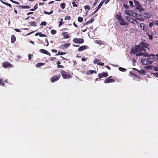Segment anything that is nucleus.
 <instances>
[{"label":"nucleus","mask_w":158,"mask_h":158,"mask_svg":"<svg viewBox=\"0 0 158 158\" xmlns=\"http://www.w3.org/2000/svg\"><path fill=\"white\" fill-rule=\"evenodd\" d=\"M135 6V8L138 9L140 12L144 11V9L142 6L141 5L139 2L136 0H134Z\"/></svg>","instance_id":"f257e3e1"},{"label":"nucleus","mask_w":158,"mask_h":158,"mask_svg":"<svg viewBox=\"0 0 158 158\" xmlns=\"http://www.w3.org/2000/svg\"><path fill=\"white\" fill-rule=\"evenodd\" d=\"M60 73L62 75V77L64 79L70 78L71 76L70 74L67 72L62 70L60 71Z\"/></svg>","instance_id":"f03ea898"},{"label":"nucleus","mask_w":158,"mask_h":158,"mask_svg":"<svg viewBox=\"0 0 158 158\" xmlns=\"http://www.w3.org/2000/svg\"><path fill=\"white\" fill-rule=\"evenodd\" d=\"M139 48V52L138 53H137L136 54V56H141V55H144L145 54H146V48Z\"/></svg>","instance_id":"7ed1b4c3"},{"label":"nucleus","mask_w":158,"mask_h":158,"mask_svg":"<svg viewBox=\"0 0 158 158\" xmlns=\"http://www.w3.org/2000/svg\"><path fill=\"white\" fill-rule=\"evenodd\" d=\"M152 59L149 58L145 59L142 61V64L144 65L150 64H152Z\"/></svg>","instance_id":"20e7f679"},{"label":"nucleus","mask_w":158,"mask_h":158,"mask_svg":"<svg viewBox=\"0 0 158 158\" xmlns=\"http://www.w3.org/2000/svg\"><path fill=\"white\" fill-rule=\"evenodd\" d=\"M112 76H110L106 78L104 81L105 83H110L114 82L115 81V80L112 79Z\"/></svg>","instance_id":"39448f33"},{"label":"nucleus","mask_w":158,"mask_h":158,"mask_svg":"<svg viewBox=\"0 0 158 158\" xmlns=\"http://www.w3.org/2000/svg\"><path fill=\"white\" fill-rule=\"evenodd\" d=\"M73 41L75 43L82 44L84 42V40L82 38H74L73 40Z\"/></svg>","instance_id":"423d86ee"},{"label":"nucleus","mask_w":158,"mask_h":158,"mask_svg":"<svg viewBox=\"0 0 158 158\" xmlns=\"http://www.w3.org/2000/svg\"><path fill=\"white\" fill-rule=\"evenodd\" d=\"M60 75L59 74L57 76L54 75L51 78V81L52 82H54L57 81L60 77Z\"/></svg>","instance_id":"0eeeda50"},{"label":"nucleus","mask_w":158,"mask_h":158,"mask_svg":"<svg viewBox=\"0 0 158 158\" xmlns=\"http://www.w3.org/2000/svg\"><path fill=\"white\" fill-rule=\"evenodd\" d=\"M138 46V47L139 48L143 47L147 48V47L148 46V44L146 42L141 41L139 43V44Z\"/></svg>","instance_id":"6e6552de"},{"label":"nucleus","mask_w":158,"mask_h":158,"mask_svg":"<svg viewBox=\"0 0 158 158\" xmlns=\"http://www.w3.org/2000/svg\"><path fill=\"white\" fill-rule=\"evenodd\" d=\"M139 48L138 45H136L135 48H133L131 49V52L132 54H135L139 52Z\"/></svg>","instance_id":"1a4fd4ad"},{"label":"nucleus","mask_w":158,"mask_h":158,"mask_svg":"<svg viewBox=\"0 0 158 158\" xmlns=\"http://www.w3.org/2000/svg\"><path fill=\"white\" fill-rule=\"evenodd\" d=\"M108 73L107 72H103L101 73H99L98 76L99 77V78H101L103 77H106L108 76Z\"/></svg>","instance_id":"9d476101"},{"label":"nucleus","mask_w":158,"mask_h":158,"mask_svg":"<svg viewBox=\"0 0 158 158\" xmlns=\"http://www.w3.org/2000/svg\"><path fill=\"white\" fill-rule=\"evenodd\" d=\"M140 27L143 30L147 31L148 30V27L147 26H146L144 23H141L140 24Z\"/></svg>","instance_id":"9b49d317"},{"label":"nucleus","mask_w":158,"mask_h":158,"mask_svg":"<svg viewBox=\"0 0 158 158\" xmlns=\"http://www.w3.org/2000/svg\"><path fill=\"white\" fill-rule=\"evenodd\" d=\"M2 66L4 68H6L9 67H11V64L8 62H5L2 63Z\"/></svg>","instance_id":"f8f14e48"},{"label":"nucleus","mask_w":158,"mask_h":158,"mask_svg":"<svg viewBox=\"0 0 158 158\" xmlns=\"http://www.w3.org/2000/svg\"><path fill=\"white\" fill-rule=\"evenodd\" d=\"M88 47L87 45H83L80 47L78 49V51L79 52H81L84 50L88 48Z\"/></svg>","instance_id":"ddd939ff"},{"label":"nucleus","mask_w":158,"mask_h":158,"mask_svg":"<svg viewBox=\"0 0 158 158\" xmlns=\"http://www.w3.org/2000/svg\"><path fill=\"white\" fill-rule=\"evenodd\" d=\"M39 51L41 53L47 54V55L49 56H51V54L46 50H45L43 49H41Z\"/></svg>","instance_id":"4468645a"},{"label":"nucleus","mask_w":158,"mask_h":158,"mask_svg":"<svg viewBox=\"0 0 158 158\" xmlns=\"http://www.w3.org/2000/svg\"><path fill=\"white\" fill-rule=\"evenodd\" d=\"M133 19L131 17V16H126L125 17V19L126 20L131 23H133Z\"/></svg>","instance_id":"2eb2a0df"},{"label":"nucleus","mask_w":158,"mask_h":158,"mask_svg":"<svg viewBox=\"0 0 158 158\" xmlns=\"http://www.w3.org/2000/svg\"><path fill=\"white\" fill-rule=\"evenodd\" d=\"M133 69L136 71L138 73H139L140 74H145L146 73L145 71L141 69L140 71L139 70L135 68H133Z\"/></svg>","instance_id":"dca6fc26"},{"label":"nucleus","mask_w":158,"mask_h":158,"mask_svg":"<svg viewBox=\"0 0 158 158\" xmlns=\"http://www.w3.org/2000/svg\"><path fill=\"white\" fill-rule=\"evenodd\" d=\"M121 22L120 23V24L121 25H128V23L126 22L124 19L123 18H122L120 21Z\"/></svg>","instance_id":"f3484780"},{"label":"nucleus","mask_w":158,"mask_h":158,"mask_svg":"<svg viewBox=\"0 0 158 158\" xmlns=\"http://www.w3.org/2000/svg\"><path fill=\"white\" fill-rule=\"evenodd\" d=\"M11 43L12 44L14 43L16 41V39L15 36L14 35H12L11 36Z\"/></svg>","instance_id":"a211bd4d"},{"label":"nucleus","mask_w":158,"mask_h":158,"mask_svg":"<svg viewBox=\"0 0 158 158\" xmlns=\"http://www.w3.org/2000/svg\"><path fill=\"white\" fill-rule=\"evenodd\" d=\"M93 73H96V72L95 71L92 70H89L86 72V74L87 75H90Z\"/></svg>","instance_id":"6ab92c4d"},{"label":"nucleus","mask_w":158,"mask_h":158,"mask_svg":"<svg viewBox=\"0 0 158 158\" xmlns=\"http://www.w3.org/2000/svg\"><path fill=\"white\" fill-rule=\"evenodd\" d=\"M62 35L64 36V38L65 39H67L69 38V36L67 32L63 33Z\"/></svg>","instance_id":"aec40b11"},{"label":"nucleus","mask_w":158,"mask_h":158,"mask_svg":"<svg viewBox=\"0 0 158 158\" xmlns=\"http://www.w3.org/2000/svg\"><path fill=\"white\" fill-rule=\"evenodd\" d=\"M115 18L116 19H117L119 21H120L122 18L121 15L118 14H116L115 15Z\"/></svg>","instance_id":"412c9836"},{"label":"nucleus","mask_w":158,"mask_h":158,"mask_svg":"<svg viewBox=\"0 0 158 158\" xmlns=\"http://www.w3.org/2000/svg\"><path fill=\"white\" fill-rule=\"evenodd\" d=\"M105 0H102L101 1V2L99 4L97 8L99 10V9L102 6V4L104 2Z\"/></svg>","instance_id":"4be33fe9"},{"label":"nucleus","mask_w":158,"mask_h":158,"mask_svg":"<svg viewBox=\"0 0 158 158\" xmlns=\"http://www.w3.org/2000/svg\"><path fill=\"white\" fill-rule=\"evenodd\" d=\"M66 54V52H61L60 51H58V53H57L55 55L56 56H57L59 55H64Z\"/></svg>","instance_id":"5701e85b"},{"label":"nucleus","mask_w":158,"mask_h":158,"mask_svg":"<svg viewBox=\"0 0 158 158\" xmlns=\"http://www.w3.org/2000/svg\"><path fill=\"white\" fill-rule=\"evenodd\" d=\"M0 2L4 4L5 5H6L7 6H9L10 7H11V8H12V6L11 5V4H9V3H8L7 2H4L3 0H0Z\"/></svg>","instance_id":"b1692460"},{"label":"nucleus","mask_w":158,"mask_h":158,"mask_svg":"<svg viewBox=\"0 0 158 158\" xmlns=\"http://www.w3.org/2000/svg\"><path fill=\"white\" fill-rule=\"evenodd\" d=\"M154 66L152 65H149L147 66L146 69H150L151 70H153Z\"/></svg>","instance_id":"393cba45"},{"label":"nucleus","mask_w":158,"mask_h":158,"mask_svg":"<svg viewBox=\"0 0 158 158\" xmlns=\"http://www.w3.org/2000/svg\"><path fill=\"white\" fill-rule=\"evenodd\" d=\"M30 6H19V7L22 9H29Z\"/></svg>","instance_id":"a878e982"},{"label":"nucleus","mask_w":158,"mask_h":158,"mask_svg":"<svg viewBox=\"0 0 158 158\" xmlns=\"http://www.w3.org/2000/svg\"><path fill=\"white\" fill-rule=\"evenodd\" d=\"M29 24L32 26H36V23L35 22H31L29 23Z\"/></svg>","instance_id":"bb28decb"},{"label":"nucleus","mask_w":158,"mask_h":158,"mask_svg":"<svg viewBox=\"0 0 158 158\" xmlns=\"http://www.w3.org/2000/svg\"><path fill=\"white\" fill-rule=\"evenodd\" d=\"M131 12L129 10H126L125 11V13L126 14L131 16Z\"/></svg>","instance_id":"cd10ccee"},{"label":"nucleus","mask_w":158,"mask_h":158,"mask_svg":"<svg viewBox=\"0 0 158 158\" xmlns=\"http://www.w3.org/2000/svg\"><path fill=\"white\" fill-rule=\"evenodd\" d=\"M45 64L44 63H37L36 65V67H40V66H42Z\"/></svg>","instance_id":"c85d7f7f"},{"label":"nucleus","mask_w":158,"mask_h":158,"mask_svg":"<svg viewBox=\"0 0 158 158\" xmlns=\"http://www.w3.org/2000/svg\"><path fill=\"white\" fill-rule=\"evenodd\" d=\"M132 15L133 17H136L138 15V14L135 12H132L131 13V16Z\"/></svg>","instance_id":"c756f323"},{"label":"nucleus","mask_w":158,"mask_h":158,"mask_svg":"<svg viewBox=\"0 0 158 158\" xmlns=\"http://www.w3.org/2000/svg\"><path fill=\"white\" fill-rule=\"evenodd\" d=\"M94 21V19L93 17H92L89 20L87 21L88 24L92 23Z\"/></svg>","instance_id":"7c9ffc66"},{"label":"nucleus","mask_w":158,"mask_h":158,"mask_svg":"<svg viewBox=\"0 0 158 158\" xmlns=\"http://www.w3.org/2000/svg\"><path fill=\"white\" fill-rule=\"evenodd\" d=\"M139 23V22L136 20L135 19H133V20L132 24L134 25H136V24H138Z\"/></svg>","instance_id":"2f4dec72"},{"label":"nucleus","mask_w":158,"mask_h":158,"mask_svg":"<svg viewBox=\"0 0 158 158\" xmlns=\"http://www.w3.org/2000/svg\"><path fill=\"white\" fill-rule=\"evenodd\" d=\"M60 6L61 7V8L64 9L65 7V4L64 2L60 4Z\"/></svg>","instance_id":"473e14b6"},{"label":"nucleus","mask_w":158,"mask_h":158,"mask_svg":"<svg viewBox=\"0 0 158 158\" xmlns=\"http://www.w3.org/2000/svg\"><path fill=\"white\" fill-rule=\"evenodd\" d=\"M65 48H67L69 47L71 45V43H66L64 44Z\"/></svg>","instance_id":"72a5a7b5"},{"label":"nucleus","mask_w":158,"mask_h":158,"mask_svg":"<svg viewBox=\"0 0 158 158\" xmlns=\"http://www.w3.org/2000/svg\"><path fill=\"white\" fill-rule=\"evenodd\" d=\"M44 13L45 14H47V15H50L52 14L53 12V10H52L50 12H47L45 11H44Z\"/></svg>","instance_id":"f704fd0d"},{"label":"nucleus","mask_w":158,"mask_h":158,"mask_svg":"<svg viewBox=\"0 0 158 158\" xmlns=\"http://www.w3.org/2000/svg\"><path fill=\"white\" fill-rule=\"evenodd\" d=\"M119 70L122 72H124L127 70L126 69L122 68L121 67H119L118 68Z\"/></svg>","instance_id":"c9c22d12"},{"label":"nucleus","mask_w":158,"mask_h":158,"mask_svg":"<svg viewBox=\"0 0 158 158\" xmlns=\"http://www.w3.org/2000/svg\"><path fill=\"white\" fill-rule=\"evenodd\" d=\"M123 6L125 9H129L130 8L129 6L127 5L126 4H123Z\"/></svg>","instance_id":"e433bc0d"},{"label":"nucleus","mask_w":158,"mask_h":158,"mask_svg":"<svg viewBox=\"0 0 158 158\" xmlns=\"http://www.w3.org/2000/svg\"><path fill=\"white\" fill-rule=\"evenodd\" d=\"M144 17H146L147 18L149 19L151 17V15L150 14L146 13L144 14Z\"/></svg>","instance_id":"4c0bfd02"},{"label":"nucleus","mask_w":158,"mask_h":158,"mask_svg":"<svg viewBox=\"0 0 158 158\" xmlns=\"http://www.w3.org/2000/svg\"><path fill=\"white\" fill-rule=\"evenodd\" d=\"M83 20V19L82 17H78V21L79 22L81 23L82 22Z\"/></svg>","instance_id":"58836bf2"},{"label":"nucleus","mask_w":158,"mask_h":158,"mask_svg":"<svg viewBox=\"0 0 158 158\" xmlns=\"http://www.w3.org/2000/svg\"><path fill=\"white\" fill-rule=\"evenodd\" d=\"M51 32L52 35H54L56 33V31L55 30L52 29L51 30Z\"/></svg>","instance_id":"ea45409f"},{"label":"nucleus","mask_w":158,"mask_h":158,"mask_svg":"<svg viewBox=\"0 0 158 158\" xmlns=\"http://www.w3.org/2000/svg\"><path fill=\"white\" fill-rule=\"evenodd\" d=\"M99 60L98 59V58H96L95 59V60H94V64H97V63H98V62H99Z\"/></svg>","instance_id":"a19ab883"},{"label":"nucleus","mask_w":158,"mask_h":158,"mask_svg":"<svg viewBox=\"0 0 158 158\" xmlns=\"http://www.w3.org/2000/svg\"><path fill=\"white\" fill-rule=\"evenodd\" d=\"M97 64L98 65L101 66H103L104 65V64L103 62H99L97 63Z\"/></svg>","instance_id":"79ce46f5"},{"label":"nucleus","mask_w":158,"mask_h":158,"mask_svg":"<svg viewBox=\"0 0 158 158\" xmlns=\"http://www.w3.org/2000/svg\"><path fill=\"white\" fill-rule=\"evenodd\" d=\"M129 2L132 8L134 6L133 5V2L132 1H130Z\"/></svg>","instance_id":"37998d69"},{"label":"nucleus","mask_w":158,"mask_h":158,"mask_svg":"<svg viewBox=\"0 0 158 158\" xmlns=\"http://www.w3.org/2000/svg\"><path fill=\"white\" fill-rule=\"evenodd\" d=\"M73 6V7H77L78 6V5L77 4H76L75 2H73L72 3Z\"/></svg>","instance_id":"c03bdc74"},{"label":"nucleus","mask_w":158,"mask_h":158,"mask_svg":"<svg viewBox=\"0 0 158 158\" xmlns=\"http://www.w3.org/2000/svg\"><path fill=\"white\" fill-rule=\"evenodd\" d=\"M85 9H88V10H90V7L88 5H85Z\"/></svg>","instance_id":"a18cd8bd"},{"label":"nucleus","mask_w":158,"mask_h":158,"mask_svg":"<svg viewBox=\"0 0 158 158\" xmlns=\"http://www.w3.org/2000/svg\"><path fill=\"white\" fill-rule=\"evenodd\" d=\"M71 19V17L70 16H66L64 18V20H69Z\"/></svg>","instance_id":"49530a36"},{"label":"nucleus","mask_w":158,"mask_h":158,"mask_svg":"<svg viewBox=\"0 0 158 158\" xmlns=\"http://www.w3.org/2000/svg\"><path fill=\"white\" fill-rule=\"evenodd\" d=\"M139 16H137L135 18V19L136 20H139V21H142L143 20V19L140 18V17H139Z\"/></svg>","instance_id":"de8ad7c7"},{"label":"nucleus","mask_w":158,"mask_h":158,"mask_svg":"<svg viewBox=\"0 0 158 158\" xmlns=\"http://www.w3.org/2000/svg\"><path fill=\"white\" fill-rule=\"evenodd\" d=\"M63 19H61V21H60V23L59 24V27H60V26H61L63 24H64V22H63Z\"/></svg>","instance_id":"09e8293b"},{"label":"nucleus","mask_w":158,"mask_h":158,"mask_svg":"<svg viewBox=\"0 0 158 158\" xmlns=\"http://www.w3.org/2000/svg\"><path fill=\"white\" fill-rule=\"evenodd\" d=\"M154 24V23L150 22L148 24V26L149 27H152L153 26Z\"/></svg>","instance_id":"8fccbe9b"},{"label":"nucleus","mask_w":158,"mask_h":158,"mask_svg":"<svg viewBox=\"0 0 158 158\" xmlns=\"http://www.w3.org/2000/svg\"><path fill=\"white\" fill-rule=\"evenodd\" d=\"M47 24V23L46 22H42L40 24V25L42 26H46Z\"/></svg>","instance_id":"3c124183"},{"label":"nucleus","mask_w":158,"mask_h":158,"mask_svg":"<svg viewBox=\"0 0 158 158\" xmlns=\"http://www.w3.org/2000/svg\"><path fill=\"white\" fill-rule=\"evenodd\" d=\"M2 80V79H0V85H5V83L3 82Z\"/></svg>","instance_id":"603ef678"},{"label":"nucleus","mask_w":158,"mask_h":158,"mask_svg":"<svg viewBox=\"0 0 158 158\" xmlns=\"http://www.w3.org/2000/svg\"><path fill=\"white\" fill-rule=\"evenodd\" d=\"M98 0H95L93 4V7H94L96 5L98 2Z\"/></svg>","instance_id":"864d4df0"},{"label":"nucleus","mask_w":158,"mask_h":158,"mask_svg":"<svg viewBox=\"0 0 158 158\" xmlns=\"http://www.w3.org/2000/svg\"><path fill=\"white\" fill-rule=\"evenodd\" d=\"M87 59H88V57H87L86 58L83 57V58H81V60L82 61H86Z\"/></svg>","instance_id":"5fc2aeb1"},{"label":"nucleus","mask_w":158,"mask_h":158,"mask_svg":"<svg viewBox=\"0 0 158 158\" xmlns=\"http://www.w3.org/2000/svg\"><path fill=\"white\" fill-rule=\"evenodd\" d=\"M33 56V55L31 54H29L28 55V60H30L31 59V57Z\"/></svg>","instance_id":"6e6d98bb"},{"label":"nucleus","mask_w":158,"mask_h":158,"mask_svg":"<svg viewBox=\"0 0 158 158\" xmlns=\"http://www.w3.org/2000/svg\"><path fill=\"white\" fill-rule=\"evenodd\" d=\"M148 38L149 39L152 40L153 39V35H148Z\"/></svg>","instance_id":"4d7b16f0"},{"label":"nucleus","mask_w":158,"mask_h":158,"mask_svg":"<svg viewBox=\"0 0 158 158\" xmlns=\"http://www.w3.org/2000/svg\"><path fill=\"white\" fill-rule=\"evenodd\" d=\"M60 48L62 49H65L64 44L61 45L60 46Z\"/></svg>","instance_id":"13d9d810"},{"label":"nucleus","mask_w":158,"mask_h":158,"mask_svg":"<svg viewBox=\"0 0 158 158\" xmlns=\"http://www.w3.org/2000/svg\"><path fill=\"white\" fill-rule=\"evenodd\" d=\"M153 70L155 71H158V67H154Z\"/></svg>","instance_id":"bf43d9fd"},{"label":"nucleus","mask_w":158,"mask_h":158,"mask_svg":"<svg viewBox=\"0 0 158 158\" xmlns=\"http://www.w3.org/2000/svg\"><path fill=\"white\" fill-rule=\"evenodd\" d=\"M46 36H47L46 35L44 34H42V33L41 32V34H40V37H46Z\"/></svg>","instance_id":"052dcab7"},{"label":"nucleus","mask_w":158,"mask_h":158,"mask_svg":"<svg viewBox=\"0 0 158 158\" xmlns=\"http://www.w3.org/2000/svg\"><path fill=\"white\" fill-rule=\"evenodd\" d=\"M99 10L97 8L96 9V10L92 13L93 15L97 11H98Z\"/></svg>","instance_id":"680f3d73"},{"label":"nucleus","mask_w":158,"mask_h":158,"mask_svg":"<svg viewBox=\"0 0 158 158\" xmlns=\"http://www.w3.org/2000/svg\"><path fill=\"white\" fill-rule=\"evenodd\" d=\"M10 1H11L12 2L16 4H18V3L16 1H15L13 0H10Z\"/></svg>","instance_id":"e2e57ef3"},{"label":"nucleus","mask_w":158,"mask_h":158,"mask_svg":"<svg viewBox=\"0 0 158 158\" xmlns=\"http://www.w3.org/2000/svg\"><path fill=\"white\" fill-rule=\"evenodd\" d=\"M154 24H155L156 25L158 26V20L155 21L154 22Z\"/></svg>","instance_id":"0e129e2a"},{"label":"nucleus","mask_w":158,"mask_h":158,"mask_svg":"<svg viewBox=\"0 0 158 158\" xmlns=\"http://www.w3.org/2000/svg\"><path fill=\"white\" fill-rule=\"evenodd\" d=\"M57 67L58 68H63L64 67V66L61 65H59L57 66Z\"/></svg>","instance_id":"69168bd1"},{"label":"nucleus","mask_w":158,"mask_h":158,"mask_svg":"<svg viewBox=\"0 0 158 158\" xmlns=\"http://www.w3.org/2000/svg\"><path fill=\"white\" fill-rule=\"evenodd\" d=\"M38 8V4L37 3L34 6V8H35V10H36V9H37Z\"/></svg>","instance_id":"338daca9"},{"label":"nucleus","mask_w":158,"mask_h":158,"mask_svg":"<svg viewBox=\"0 0 158 158\" xmlns=\"http://www.w3.org/2000/svg\"><path fill=\"white\" fill-rule=\"evenodd\" d=\"M155 59L157 60H158V54H156L155 57Z\"/></svg>","instance_id":"774afa93"}]
</instances>
